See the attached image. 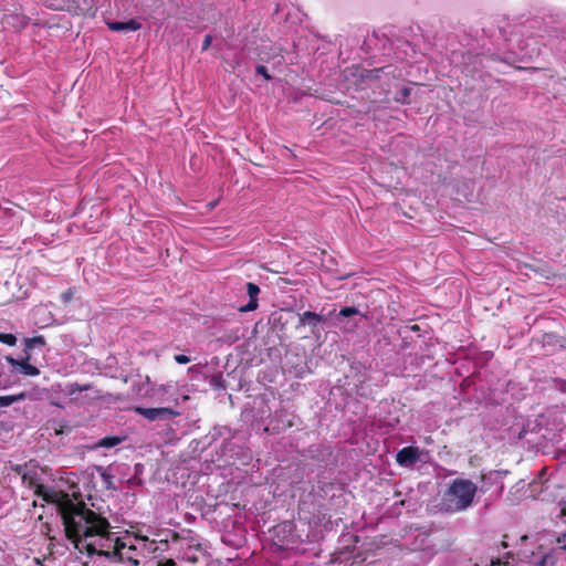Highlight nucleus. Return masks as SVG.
<instances>
[{
	"mask_svg": "<svg viewBox=\"0 0 566 566\" xmlns=\"http://www.w3.org/2000/svg\"><path fill=\"white\" fill-rule=\"evenodd\" d=\"M57 512L64 525V536L71 541L74 551L87 557H103L113 544L107 518L88 510L84 503H73L67 495L57 504Z\"/></svg>",
	"mask_w": 566,
	"mask_h": 566,
	"instance_id": "1",
	"label": "nucleus"
},
{
	"mask_svg": "<svg viewBox=\"0 0 566 566\" xmlns=\"http://www.w3.org/2000/svg\"><path fill=\"white\" fill-rule=\"evenodd\" d=\"M475 493L476 485L470 479H455L442 493L440 506H442V511L448 513L467 511L471 507Z\"/></svg>",
	"mask_w": 566,
	"mask_h": 566,
	"instance_id": "2",
	"label": "nucleus"
},
{
	"mask_svg": "<svg viewBox=\"0 0 566 566\" xmlns=\"http://www.w3.org/2000/svg\"><path fill=\"white\" fill-rule=\"evenodd\" d=\"M135 412L140 417L148 419L149 421L171 419L179 417V411L172 410L171 408H135Z\"/></svg>",
	"mask_w": 566,
	"mask_h": 566,
	"instance_id": "3",
	"label": "nucleus"
},
{
	"mask_svg": "<svg viewBox=\"0 0 566 566\" xmlns=\"http://www.w3.org/2000/svg\"><path fill=\"white\" fill-rule=\"evenodd\" d=\"M30 356H23L21 359H15L11 356H7V363L11 365L12 368L18 369L21 375L25 377H36L39 376V368L30 365Z\"/></svg>",
	"mask_w": 566,
	"mask_h": 566,
	"instance_id": "4",
	"label": "nucleus"
},
{
	"mask_svg": "<svg viewBox=\"0 0 566 566\" xmlns=\"http://www.w3.org/2000/svg\"><path fill=\"white\" fill-rule=\"evenodd\" d=\"M421 455V452L419 449L415 446L403 447V449L399 450L397 452V464L401 467H410L415 464L417 461H419V457Z\"/></svg>",
	"mask_w": 566,
	"mask_h": 566,
	"instance_id": "5",
	"label": "nucleus"
},
{
	"mask_svg": "<svg viewBox=\"0 0 566 566\" xmlns=\"http://www.w3.org/2000/svg\"><path fill=\"white\" fill-rule=\"evenodd\" d=\"M247 293H248V303L247 305L240 307V312L250 313L258 308V294H260V289L256 284L252 282L247 283Z\"/></svg>",
	"mask_w": 566,
	"mask_h": 566,
	"instance_id": "6",
	"label": "nucleus"
},
{
	"mask_svg": "<svg viewBox=\"0 0 566 566\" xmlns=\"http://www.w3.org/2000/svg\"><path fill=\"white\" fill-rule=\"evenodd\" d=\"M114 543H112V548L104 553V558L113 563H123V553L122 551L125 548V544L122 542V538L114 536Z\"/></svg>",
	"mask_w": 566,
	"mask_h": 566,
	"instance_id": "7",
	"label": "nucleus"
},
{
	"mask_svg": "<svg viewBox=\"0 0 566 566\" xmlns=\"http://www.w3.org/2000/svg\"><path fill=\"white\" fill-rule=\"evenodd\" d=\"M107 29L112 32H136L139 30V22L135 19L125 22L112 21L107 22Z\"/></svg>",
	"mask_w": 566,
	"mask_h": 566,
	"instance_id": "8",
	"label": "nucleus"
},
{
	"mask_svg": "<svg viewBox=\"0 0 566 566\" xmlns=\"http://www.w3.org/2000/svg\"><path fill=\"white\" fill-rule=\"evenodd\" d=\"M379 73H381V67L374 70L363 69L359 65L352 67V75L357 76L358 78H360L361 82L375 81L379 78Z\"/></svg>",
	"mask_w": 566,
	"mask_h": 566,
	"instance_id": "9",
	"label": "nucleus"
},
{
	"mask_svg": "<svg viewBox=\"0 0 566 566\" xmlns=\"http://www.w3.org/2000/svg\"><path fill=\"white\" fill-rule=\"evenodd\" d=\"M297 319H300V326L310 325L312 328L324 323V316L314 312H302V314L297 315Z\"/></svg>",
	"mask_w": 566,
	"mask_h": 566,
	"instance_id": "10",
	"label": "nucleus"
},
{
	"mask_svg": "<svg viewBox=\"0 0 566 566\" xmlns=\"http://www.w3.org/2000/svg\"><path fill=\"white\" fill-rule=\"evenodd\" d=\"M542 343H544V347H551L552 352L564 349V338L553 333L544 334Z\"/></svg>",
	"mask_w": 566,
	"mask_h": 566,
	"instance_id": "11",
	"label": "nucleus"
},
{
	"mask_svg": "<svg viewBox=\"0 0 566 566\" xmlns=\"http://www.w3.org/2000/svg\"><path fill=\"white\" fill-rule=\"evenodd\" d=\"M23 346H25V348H23V356H29L30 357V352L36 347H43L44 346V338L42 335H36L34 337H31V338H25V340H23Z\"/></svg>",
	"mask_w": 566,
	"mask_h": 566,
	"instance_id": "12",
	"label": "nucleus"
},
{
	"mask_svg": "<svg viewBox=\"0 0 566 566\" xmlns=\"http://www.w3.org/2000/svg\"><path fill=\"white\" fill-rule=\"evenodd\" d=\"M21 479H23V483H27V485L35 488V494L46 501V495L43 494V485L36 483V473H23L21 474Z\"/></svg>",
	"mask_w": 566,
	"mask_h": 566,
	"instance_id": "13",
	"label": "nucleus"
},
{
	"mask_svg": "<svg viewBox=\"0 0 566 566\" xmlns=\"http://www.w3.org/2000/svg\"><path fill=\"white\" fill-rule=\"evenodd\" d=\"M22 400H24V394L0 396V408L10 407L12 403L20 402Z\"/></svg>",
	"mask_w": 566,
	"mask_h": 566,
	"instance_id": "14",
	"label": "nucleus"
},
{
	"mask_svg": "<svg viewBox=\"0 0 566 566\" xmlns=\"http://www.w3.org/2000/svg\"><path fill=\"white\" fill-rule=\"evenodd\" d=\"M122 443V438L119 437H105L99 440V447L102 448H113Z\"/></svg>",
	"mask_w": 566,
	"mask_h": 566,
	"instance_id": "15",
	"label": "nucleus"
},
{
	"mask_svg": "<svg viewBox=\"0 0 566 566\" xmlns=\"http://www.w3.org/2000/svg\"><path fill=\"white\" fill-rule=\"evenodd\" d=\"M0 344H4L7 346L15 345V336L9 333H0Z\"/></svg>",
	"mask_w": 566,
	"mask_h": 566,
	"instance_id": "16",
	"label": "nucleus"
},
{
	"mask_svg": "<svg viewBox=\"0 0 566 566\" xmlns=\"http://www.w3.org/2000/svg\"><path fill=\"white\" fill-rule=\"evenodd\" d=\"M7 202V206H10V207H7L2 210H0V213H2V218H12L13 214H15V211H13V208H15V205L12 203V201H4Z\"/></svg>",
	"mask_w": 566,
	"mask_h": 566,
	"instance_id": "17",
	"label": "nucleus"
},
{
	"mask_svg": "<svg viewBox=\"0 0 566 566\" xmlns=\"http://www.w3.org/2000/svg\"><path fill=\"white\" fill-rule=\"evenodd\" d=\"M357 315V308L355 307H344L339 310V316L342 317H350Z\"/></svg>",
	"mask_w": 566,
	"mask_h": 566,
	"instance_id": "18",
	"label": "nucleus"
},
{
	"mask_svg": "<svg viewBox=\"0 0 566 566\" xmlns=\"http://www.w3.org/2000/svg\"><path fill=\"white\" fill-rule=\"evenodd\" d=\"M57 9L72 12L73 14H76V15H78L82 12V9H80L77 7V4H75V3L69 4L66 7H60Z\"/></svg>",
	"mask_w": 566,
	"mask_h": 566,
	"instance_id": "19",
	"label": "nucleus"
},
{
	"mask_svg": "<svg viewBox=\"0 0 566 566\" xmlns=\"http://www.w3.org/2000/svg\"><path fill=\"white\" fill-rule=\"evenodd\" d=\"M74 298V289H69L62 292V302L69 303Z\"/></svg>",
	"mask_w": 566,
	"mask_h": 566,
	"instance_id": "20",
	"label": "nucleus"
},
{
	"mask_svg": "<svg viewBox=\"0 0 566 566\" xmlns=\"http://www.w3.org/2000/svg\"><path fill=\"white\" fill-rule=\"evenodd\" d=\"M174 361H176V364L185 365L189 363V357L185 354H176V356H174Z\"/></svg>",
	"mask_w": 566,
	"mask_h": 566,
	"instance_id": "21",
	"label": "nucleus"
},
{
	"mask_svg": "<svg viewBox=\"0 0 566 566\" xmlns=\"http://www.w3.org/2000/svg\"><path fill=\"white\" fill-rule=\"evenodd\" d=\"M408 94H410V90L408 87L401 88V91H399V95H401V97H399L397 102L407 103Z\"/></svg>",
	"mask_w": 566,
	"mask_h": 566,
	"instance_id": "22",
	"label": "nucleus"
},
{
	"mask_svg": "<svg viewBox=\"0 0 566 566\" xmlns=\"http://www.w3.org/2000/svg\"><path fill=\"white\" fill-rule=\"evenodd\" d=\"M102 479H104V484H106V489L112 490L113 489V476H111L108 473L104 472L102 473Z\"/></svg>",
	"mask_w": 566,
	"mask_h": 566,
	"instance_id": "23",
	"label": "nucleus"
},
{
	"mask_svg": "<svg viewBox=\"0 0 566 566\" xmlns=\"http://www.w3.org/2000/svg\"><path fill=\"white\" fill-rule=\"evenodd\" d=\"M12 471L14 473L21 475V474H34V472L24 471V464H17V467L12 468Z\"/></svg>",
	"mask_w": 566,
	"mask_h": 566,
	"instance_id": "24",
	"label": "nucleus"
},
{
	"mask_svg": "<svg viewBox=\"0 0 566 566\" xmlns=\"http://www.w3.org/2000/svg\"><path fill=\"white\" fill-rule=\"evenodd\" d=\"M210 43H212V36L207 34L205 35V40H202V52L207 51L210 48Z\"/></svg>",
	"mask_w": 566,
	"mask_h": 566,
	"instance_id": "25",
	"label": "nucleus"
},
{
	"mask_svg": "<svg viewBox=\"0 0 566 566\" xmlns=\"http://www.w3.org/2000/svg\"><path fill=\"white\" fill-rule=\"evenodd\" d=\"M256 74L262 75L263 77H265L266 81L270 80V75H268L266 67L263 65L256 66Z\"/></svg>",
	"mask_w": 566,
	"mask_h": 566,
	"instance_id": "26",
	"label": "nucleus"
},
{
	"mask_svg": "<svg viewBox=\"0 0 566 566\" xmlns=\"http://www.w3.org/2000/svg\"><path fill=\"white\" fill-rule=\"evenodd\" d=\"M556 543L560 545V549L566 552V533H563V535L558 536V538H556Z\"/></svg>",
	"mask_w": 566,
	"mask_h": 566,
	"instance_id": "27",
	"label": "nucleus"
},
{
	"mask_svg": "<svg viewBox=\"0 0 566 566\" xmlns=\"http://www.w3.org/2000/svg\"><path fill=\"white\" fill-rule=\"evenodd\" d=\"M124 562H128L130 566H139L138 559L132 557V556H124Z\"/></svg>",
	"mask_w": 566,
	"mask_h": 566,
	"instance_id": "28",
	"label": "nucleus"
},
{
	"mask_svg": "<svg viewBox=\"0 0 566 566\" xmlns=\"http://www.w3.org/2000/svg\"><path fill=\"white\" fill-rule=\"evenodd\" d=\"M157 566H175V560L169 558V559H166L165 562L157 563Z\"/></svg>",
	"mask_w": 566,
	"mask_h": 566,
	"instance_id": "29",
	"label": "nucleus"
},
{
	"mask_svg": "<svg viewBox=\"0 0 566 566\" xmlns=\"http://www.w3.org/2000/svg\"><path fill=\"white\" fill-rule=\"evenodd\" d=\"M549 559V556H544L539 562L535 563V566H547V560Z\"/></svg>",
	"mask_w": 566,
	"mask_h": 566,
	"instance_id": "30",
	"label": "nucleus"
},
{
	"mask_svg": "<svg viewBox=\"0 0 566 566\" xmlns=\"http://www.w3.org/2000/svg\"><path fill=\"white\" fill-rule=\"evenodd\" d=\"M494 564H497L499 566H507V563L502 562L501 559L496 560V563H494Z\"/></svg>",
	"mask_w": 566,
	"mask_h": 566,
	"instance_id": "31",
	"label": "nucleus"
},
{
	"mask_svg": "<svg viewBox=\"0 0 566 566\" xmlns=\"http://www.w3.org/2000/svg\"><path fill=\"white\" fill-rule=\"evenodd\" d=\"M136 551V546L134 545H130L128 546V548H126V552H135Z\"/></svg>",
	"mask_w": 566,
	"mask_h": 566,
	"instance_id": "32",
	"label": "nucleus"
},
{
	"mask_svg": "<svg viewBox=\"0 0 566 566\" xmlns=\"http://www.w3.org/2000/svg\"><path fill=\"white\" fill-rule=\"evenodd\" d=\"M560 516H566V506L560 510Z\"/></svg>",
	"mask_w": 566,
	"mask_h": 566,
	"instance_id": "33",
	"label": "nucleus"
},
{
	"mask_svg": "<svg viewBox=\"0 0 566 566\" xmlns=\"http://www.w3.org/2000/svg\"><path fill=\"white\" fill-rule=\"evenodd\" d=\"M19 20H21V27L24 25V18L23 17H19Z\"/></svg>",
	"mask_w": 566,
	"mask_h": 566,
	"instance_id": "34",
	"label": "nucleus"
},
{
	"mask_svg": "<svg viewBox=\"0 0 566 566\" xmlns=\"http://www.w3.org/2000/svg\"><path fill=\"white\" fill-rule=\"evenodd\" d=\"M8 207H10V206H3V205H1V201H0V211H1L2 209H4V208H8Z\"/></svg>",
	"mask_w": 566,
	"mask_h": 566,
	"instance_id": "35",
	"label": "nucleus"
}]
</instances>
